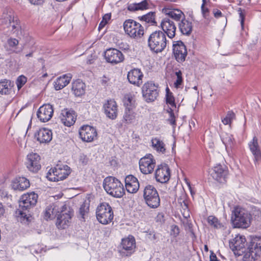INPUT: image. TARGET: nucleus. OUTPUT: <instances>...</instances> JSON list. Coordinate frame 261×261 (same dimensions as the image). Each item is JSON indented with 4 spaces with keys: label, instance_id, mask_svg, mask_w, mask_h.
Instances as JSON below:
<instances>
[{
    "label": "nucleus",
    "instance_id": "f257e3e1",
    "mask_svg": "<svg viewBox=\"0 0 261 261\" xmlns=\"http://www.w3.org/2000/svg\"><path fill=\"white\" fill-rule=\"evenodd\" d=\"M252 216L246 209L237 206L232 212L231 222L235 228H247L250 226Z\"/></svg>",
    "mask_w": 261,
    "mask_h": 261
},
{
    "label": "nucleus",
    "instance_id": "f03ea898",
    "mask_svg": "<svg viewBox=\"0 0 261 261\" xmlns=\"http://www.w3.org/2000/svg\"><path fill=\"white\" fill-rule=\"evenodd\" d=\"M261 258V237L252 238L247 248L244 251L243 261H257Z\"/></svg>",
    "mask_w": 261,
    "mask_h": 261
},
{
    "label": "nucleus",
    "instance_id": "7ed1b4c3",
    "mask_svg": "<svg viewBox=\"0 0 261 261\" xmlns=\"http://www.w3.org/2000/svg\"><path fill=\"white\" fill-rule=\"evenodd\" d=\"M103 187L108 194L114 197H122L125 193L123 185L114 177L105 178L103 181Z\"/></svg>",
    "mask_w": 261,
    "mask_h": 261
},
{
    "label": "nucleus",
    "instance_id": "20e7f679",
    "mask_svg": "<svg viewBox=\"0 0 261 261\" xmlns=\"http://www.w3.org/2000/svg\"><path fill=\"white\" fill-rule=\"evenodd\" d=\"M148 45L150 50L154 53L163 51L167 45L166 35L161 31L153 32L148 39Z\"/></svg>",
    "mask_w": 261,
    "mask_h": 261
},
{
    "label": "nucleus",
    "instance_id": "39448f33",
    "mask_svg": "<svg viewBox=\"0 0 261 261\" xmlns=\"http://www.w3.org/2000/svg\"><path fill=\"white\" fill-rule=\"evenodd\" d=\"M38 197V195L34 192L23 194L21 197L19 202V208L17 211L19 216L29 221V217H27L25 211L36 205Z\"/></svg>",
    "mask_w": 261,
    "mask_h": 261
},
{
    "label": "nucleus",
    "instance_id": "423d86ee",
    "mask_svg": "<svg viewBox=\"0 0 261 261\" xmlns=\"http://www.w3.org/2000/svg\"><path fill=\"white\" fill-rule=\"evenodd\" d=\"M70 173L69 167L66 165L58 164L48 171L46 177L50 181H58L66 178Z\"/></svg>",
    "mask_w": 261,
    "mask_h": 261
},
{
    "label": "nucleus",
    "instance_id": "0eeeda50",
    "mask_svg": "<svg viewBox=\"0 0 261 261\" xmlns=\"http://www.w3.org/2000/svg\"><path fill=\"white\" fill-rule=\"evenodd\" d=\"M145 203L151 208H156L160 205V198L156 189L152 185L146 186L143 191Z\"/></svg>",
    "mask_w": 261,
    "mask_h": 261
},
{
    "label": "nucleus",
    "instance_id": "6e6552de",
    "mask_svg": "<svg viewBox=\"0 0 261 261\" xmlns=\"http://www.w3.org/2000/svg\"><path fill=\"white\" fill-rule=\"evenodd\" d=\"M113 212L109 203L103 202L96 209L97 220L102 224H107L113 219Z\"/></svg>",
    "mask_w": 261,
    "mask_h": 261
},
{
    "label": "nucleus",
    "instance_id": "1a4fd4ad",
    "mask_svg": "<svg viewBox=\"0 0 261 261\" xmlns=\"http://www.w3.org/2000/svg\"><path fill=\"white\" fill-rule=\"evenodd\" d=\"M123 27L125 33L133 38H140L144 35V28L138 22L133 19L124 21Z\"/></svg>",
    "mask_w": 261,
    "mask_h": 261
},
{
    "label": "nucleus",
    "instance_id": "9d476101",
    "mask_svg": "<svg viewBox=\"0 0 261 261\" xmlns=\"http://www.w3.org/2000/svg\"><path fill=\"white\" fill-rule=\"evenodd\" d=\"M57 215L56 225L59 228L65 229L73 216V210L66 204L62 206L61 211Z\"/></svg>",
    "mask_w": 261,
    "mask_h": 261
},
{
    "label": "nucleus",
    "instance_id": "9b49d317",
    "mask_svg": "<svg viewBox=\"0 0 261 261\" xmlns=\"http://www.w3.org/2000/svg\"><path fill=\"white\" fill-rule=\"evenodd\" d=\"M158 85L152 82L145 83L142 87L143 97L147 102L154 101L159 96Z\"/></svg>",
    "mask_w": 261,
    "mask_h": 261
},
{
    "label": "nucleus",
    "instance_id": "f8f14e48",
    "mask_svg": "<svg viewBox=\"0 0 261 261\" xmlns=\"http://www.w3.org/2000/svg\"><path fill=\"white\" fill-rule=\"evenodd\" d=\"M136 241L133 236L123 239L119 247V253L122 257L131 256L135 251Z\"/></svg>",
    "mask_w": 261,
    "mask_h": 261
},
{
    "label": "nucleus",
    "instance_id": "ddd939ff",
    "mask_svg": "<svg viewBox=\"0 0 261 261\" xmlns=\"http://www.w3.org/2000/svg\"><path fill=\"white\" fill-rule=\"evenodd\" d=\"M228 174L227 167L220 164L215 166L211 171V175L213 179L220 183H225L226 181Z\"/></svg>",
    "mask_w": 261,
    "mask_h": 261
},
{
    "label": "nucleus",
    "instance_id": "4468645a",
    "mask_svg": "<svg viewBox=\"0 0 261 261\" xmlns=\"http://www.w3.org/2000/svg\"><path fill=\"white\" fill-rule=\"evenodd\" d=\"M155 166V161L151 154L142 158L139 161V167L141 172L147 174L152 172Z\"/></svg>",
    "mask_w": 261,
    "mask_h": 261
},
{
    "label": "nucleus",
    "instance_id": "2eb2a0df",
    "mask_svg": "<svg viewBox=\"0 0 261 261\" xmlns=\"http://www.w3.org/2000/svg\"><path fill=\"white\" fill-rule=\"evenodd\" d=\"M172 47L175 60L178 63L184 62L187 56V50L185 44L180 40L174 41Z\"/></svg>",
    "mask_w": 261,
    "mask_h": 261
},
{
    "label": "nucleus",
    "instance_id": "dca6fc26",
    "mask_svg": "<svg viewBox=\"0 0 261 261\" xmlns=\"http://www.w3.org/2000/svg\"><path fill=\"white\" fill-rule=\"evenodd\" d=\"M229 247L235 255H241V253H244L243 250L245 248L246 240L244 236L237 235L229 241Z\"/></svg>",
    "mask_w": 261,
    "mask_h": 261
},
{
    "label": "nucleus",
    "instance_id": "f3484780",
    "mask_svg": "<svg viewBox=\"0 0 261 261\" xmlns=\"http://www.w3.org/2000/svg\"><path fill=\"white\" fill-rule=\"evenodd\" d=\"M25 164L29 171L36 173L41 169L40 156L36 153L29 154Z\"/></svg>",
    "mask_w": 261,
    "mask_h": 261
},
{
    "label": "nucleus",
    "instance_id": "a211bd4d",
    "mask_svg": "<svg viewBox=\"0 0 261 261\" xmlns=\"http://www.w3.org/2000/svg\"><path fill=\"white\" fill-rule=\"evenodd\" d=\"M155 177L157 181L166 183L170 178V170L166 164L159 165L155 171Z\"/></svg>",
    "mask_w": 261,
    "mask_h": 261
},
{
    "label": "nucleus",
    "instance_id": "6ab92c4d",
    "mask_svg": "<svg viewBox=\"0 0 261 261\" xmlns=\"http://www.w3.org/2000/svg\"><path fill=\"white\" fill-rule=\"evenodd\" d=\"M81 139L85 142H91L97 138L96 129L89 125L82 126L79 132Z\"/></svg>",
    "mask_w": 261,
    "mask_h": 261
},
{
    "label": "nucleus",
    "instance_id": "aec40b11",
    "mask_svg": "<svg viewBox=\"0 0 261 261\" xmlns=\"http://www.w3.org/2000/svg\"><path fill=\"white\" fill-rule=\"evenodd\" d=\"M54 110L50 104H44L38 109L37 113L38 118L43 122H47L53 117Z\"/></svg>",
    "mask_w": 261,
    "mask_h": 261
},
{
    "label": "nucleus",
    "instance_id": "412c9836",
    "mask_svg": "<svg viewBox=\"0 0 261 261\" xmlns=\"http://www.w3.org/2000/svg\"><path fill=\"white\" fill-rule=\"evenodd\" d=\"M105 57L108 62L117 64L124 60V56L119 50L115 48L107 49L105 53Z\"/></svg>",
    "mask_w": 261,
    "mask_h": 261
},
{
    "label": "nucleus",
    "instance_id": "4be33fe9",
    "mask_svg": "<svg viewBox=\"0 0 261 261\" xmlns=\"http://www.w3.org/2000/svg\"><path fill=\"white\" fill-rule=\"evenodd\" d=\"M104 113L109 119H115L118 115V106L116 102L113 99H109L103 105Z\"/></svg>",
    "mask_w": 261,
    "mask_h": 261
},
{
    "label": "nucleus",
    "instance_id": "5701e85b",
    "mask_svg": "<svg viewBox=\"0 0 261 261\" xmlns=\"http://www.w3.org/2000/svg\"><path fill=\"white\" fill-rule=\"evenodd\" d=\"M160 25L163 31V32L169 38H173L175 37L176 27L173 21L164 17L162 20Z\"/></svg>",
    "mask_w": 261,
    "mask_h": 261
},
{
    "label": "nucleus",
    "instance_id": "b1692460",
    "mask_svg": "<svg viewBox=\"0 0 261 261\" xmlns=\"http://www.w3.org/2000/svg\"><path fill=\"white\" fill-rule=\"evenodd\" d=\"M53 133L51 130L41 128L34 134V138L40 143H48L52 139Z\"/></svg>",
    "mask_w": 261,
    "mask_h": 261
},
{
    "label": "nucleus",
    "instance_id": "393cba45",
    "mask_svg": "<svg viewBox=\"0 0 261 261\" xmlns=\"http://www.w3.org/2000/svg\"><path fill=\"white\" fill-rule=\"evenodd\" d=\"M248 147L253 156L254 163H258L261 160V149L258 144V139L256 136H254L248 143Z\"/></svg>",
    "mask_w": 261,
    "mask_h": 261
},
{
    "label": "nucleus",
    "instance_id": "a878e982",
    "mask_svg": "<svg viewBox=\"0 0 261 261\" xmlns=\"http://www.w3.org/2000/svg\"><path fill=\"white\" fill-rule=\"evenodd\" d=\"M125 186L126 191L129 193H136L139 189L138 179L133 175H128L125 178Z\"/></svg>",
    "mask_w": 261,
    "mask_h": 261
},
{
    "label": "nucleus",
    "instance_id": "bb28decb",
    "mask_svg": "<svg viewBox=\"0 0 261 261\" xmlns=\"http://www.w3.org/2000/svg\"><path fill=\"white\" fill-rule=\"evenodd\" d=\"M143 74L140 69H133L128 72L127 79L130 84L139 87L142 84Z\"/></svg>",
    "mask_w": 261,
    "mask_h": 261
},
{
    "label": "nucleus",
    "instance_id": "cd10ccee",
    "mask_svg": "<svg viewBox=\"0 0 261 261\" xmlns=\"http://www.w3.org/2000/svg\"><path fill=\"white\" fill-rule=\"evenodd\" d=\"M30 186L29 180L24 177H16L12 184V187L14 190L22 191L28 189Z\"/></svg>",
    "mask_w": 261,
    "mask_h": 261
},
{
    "label": "nucleus",
    "instance_id": "c85d7f7f",
    "mask_svg": "<svg viewBox=\"0 0 261 261\" xmlns=\"http://www.w3.org/2000/svg\"><path fill=\"white\" fill-rule=\"evenodd\" d=\"M62 114L61 121L65 126H70L74 124L76 116L74 111L65 110Z\"/></svg>",
    "mask_w": 261,
    "mask_h": 261
},
{
    "label": "nucleus",
    "instance_id": "c756f323",
    "mask_svg": "<svg viewBox=\"0 0 261 261\" xmlns=\"http://www.w3.org/2000/svg\"><path fill=\"white\" fill-rule=\"evenodd\" d=\"M221 140L225 146V148L228 153L229 154H232L236 144L233 136L231 134L226 133L222 136Z\"/></svg>",
    "mask_w": 261,
    "mask_h": 261
},
{
    "label": "nucleus",
    "instance_id": "7c9ffc66",
    "mask_svg": "<svg viewBox=\"0 0 261 261\" xmlns=\"http://www.w3.org/2000/svg\"><path fill=\"white\" fill-rule=\"evenodd\" d=\"M72 75L70 73L64 74L58 77L54 82V87L56 90H59L66 86L71 81Z\"/></svg>",
    "mask_w": 261,
    "mask_h": 261
},
{
    "label": "nucleus",
    "instance_id": "2f4dec72",
    "mask_svg": "<svg viewBox=\"0 0 261 261\" xmlns=\"http://www.w3.org/2000/svg\"><path fill=\"white\" fill-rule=\"evenodd\" d=\"M71 90L75 96H81L85 93V85L82 80L78 79L72 83Z\"/></svg>",
    "mask_w": 261,
    "mask_h": 261
},
{
    "label": "nucleus",
    "instance_id": "473e14b6",
    "mask_svg": "<svg viewBox=\"0 0 261 261\" xmlns=\"http://www.w3.org/2000/svg\"><path fill=\"white\" fill-rule=\"evenodd\" d=\"M178 27L180 31L183 35L189 36L192 32V23L191 21L186 19L185 17L178 23Z\"/></svg>",
    "mask_w": 261,
    "mask_h": 261
},
{
    "label": "nucleus",
    "instance_id": "72a5a7b5",
    "mask_svg": "<svg viewBox=\"0 0 261 261\" xmlns=\"http://www.w3.org/2000/svg\"><path fill=\"white\" fill-rule=\"evenodd\" d=\"M166 15L165 17L171 21L179 22L185 17L184 13L179 9L169 10L167 11Z\"/></svg>",
    "mask_w": 261,
    "mask_h": 261
},
{
    "label": "nucleus",
    "instance_id": "f704fd0d",
    "mask_svg": "<svg viewBox=\"0 0 261 261\" xmlns=\"http://www.w3.org/2000/svg\"><path fill=\"white\" fill-rule=\"evenodd\" d=\"M138 19L142 22H145L148 25H157L155 12H149L144 15L138 17Z\"/></svg>",
    "mask_w": 261,
    "mask_h": 261
},
{
    "label": "nucleus",
    "instance_id": "c9c22d12",
    "mask_svg": "<svg viewBox=\"0 0 261 261\" xmlns=\"http://www.w3.org/2000/svg\"><path fill=\"white\" fill-rule=\"evenodd\" d=\"M150 2V0H143L138 3L131 4L128 6L127 9L132 12L146 10L149 8V3Z\"/></svg>",
    "mask_w": 261,
    "mask_h": 261
},
{
    "label": "nucleus",
    "instance_id": "e433bc0d",
    "mask_svg": "<svg viewBox=\"0 0 261 261\" xmlns=\"http://www.w3.org/2000/svg\"><path fill=\"white\" fill-rule=\"evenodd\" d=\"M14 16L13 13L11 12H4L0 18V25L4 28H8L12 23V21L14 20Z\"/></svg>",
    "mask_w": 261,
    "mask_h": 261
},
{
    "label": "nucleus",
    "instance_id": "4c0bfd02",
    "mask_svg": "<svg viewBox=\"0 0 261 261\" xmlns=\"http://www.w3.org/2000/svg\"><path fill=\"white\" fill-rule=\"evenodd\" d=\"M151 144L152 148L158 152L163 154L165 153V144L162 140L157 137L152 138L151 140Z\"/></svg>",
    "mask_w": 261,
    "mask_h": 261
},
{
    "label": "nucleus",
    "instance_id": "58836bf2",
    "mask_svg": "<svg viewBox=\"0 0 261 261\" xmlns=\"http://www.w3.org/2000/svg\"><path fill=\"white\" fill-rule=\"evenodd\" d=\"M12 87V83L10 80L6 79L2 80L0 81V94H9Z\"/></svg>",
    "mask_w": 261,
    "mask_h": 261
},
{
    "label": "nucleus",
    "instance_id": "ea45409f",
    "mask_svg": "<svg viewBox=\"0 0 261 261\" xmlns=\"http://www.w3.org/2000/svg\"><path fill=\"white\" fill-rule=\"evenodd\" d=\"M9 26L12 27L11 31L13 34H15L17 36H19L22 35V29L20 25L19 20L16 17H14V20L12 21V23Z\"/></svg>",
    "mask_w": 261,
    "mask_h": 261
},
{
    "label": "nucleus",
    "instance_id": "a19ab883",
    "mask_svg": "<svg viewBox=\"0 0 261 261\" xmlns=\"http://www.w3.org/2000/svg\"><path fill=\"white\" fill-rule=\"evenodd\" d=\"M123 120L127 124H130L135 121V114L133 110H125Z\"/></svg>",
    "mask_w": 261,
    "mask_h": 261
},
{
    "label": "nucleus",
    "instance_id": "79ce46f5",
    "mask_svg": "<svg viewBox=\"0 0 261 261\" xmlns=\"http://www.w3.org/2000/svg\"><path fill=\"white\" fill-rule=\"evenodd\" d=\"M207 222L210 225L213 226L214 228L220 229L224 227L218 218L213 216L208 217Z\"/></svg>",
    "mask_w": 261,
    "mask_h": 261
},
{
    "label": "nucleus",
    "instance_id": "37998d69",
    "mask_svg": "<svg viewBox=\"0 0 261 261\" xmlns=\"http://www.w3.org/2000/svg\"><path fill=\"white\" fill-rule=\"evenodd\" d=\"M123 102L125 110H133L136 107L135 100L132 96H125Z\"/></svg>",
    "mask_w": 261,
    "mask_h": 261
},
{
    "label": "nucleus",
    "instance_id": "c03bdc74",
    "mask_svg": "<svg viewBox=\"0 0 261 261\" xmlns=\"http://www.w3.org/2000/svg\"><path fill=\"white\" fill-rule=\"evenodd\" d=\"M166 103L167 104L170 105L172 108L175 107V108H176L175 99H174V97L172 93L170 91V90L168 87L166 88Z\"/></svg>",
    "mask_w": 261,
    "mask_h": 261
},
{
    "label": "nucleus",
    "instance_id": "a18cd8bd",
    "mask_svg": "<svg viewBox=\"0 0 261 261\" xmlns=\"http://www.w3.org/2000/svg\"><path fill=\"white\" fill-rule=\"evenodd\" d=\"M89 201L85 200L80 206L79 208V214L83 219L84 218L85 215L89 212Z\"/></svg>",
    "mask_w": 261,
    "mask_h": 261
},
{
    "label": "nucleus",
    "instance_id": "49530a36",
    "mask_svg": "<svg viewBox=\"0 0 261 261\" xmlns=\"http://www.w3.org/2000/svg\"><path fill=\"white\" fill-rule=\"evenodd\" d=\"M54 207L53 206L49 205L46 207L44 212V217L46 220L48 219H53L55 217L54 215Z\"/></svg>",
    "mask_w": 261,
    "mask_h": 261
},
{
    "label": "nucleus",
    "instance_id": "de8ad7c7",
    "mask_svg": "<svg viewBox=\"0 0 261 261\" xmlns=\"http://www.w3.org/2000/svg\"><path fill=\"white\" fill-rule=\"evenodd\" d=\"M167 112L169 113V117L167 119L168 122L174 127L176 125V117L172 108H169L167 110Z\"/></svg>",
    "mask_w": 261,
    "mask_h": 261
},
{
    "label": "nucleus",
    "instance_id": "09e8293b",
    "mask_svg": "<svg viewBox=\"0 0 261 261\" xmlns=\"http://www.w3.org/2000/svg\"><path fill=\"white\" fill-rule=\"evenodd\" d=\"M235 114L231 111L228 112L225 118L222 119V121L224 124L227 125L230 124L232 119L234 118Z\"/></svg>",
    "mask_w": 261,
    "mask_h": 261
},
{
    "label": "nucleus",
    "instance_id": "8fccbe9b",
    "mask_svg": "<svg viewBox=\"0 0 261 261\" xmlns=\"http://www.w3.org/2000/svg\"><path fill=\"white\" fill-rule=\"evenodd\" d=\"M27 81V78L25 76L23 75L19 76L16 81L18 89L20 90L26 83Z\"/></svg>",
    "mask_w": 261,
    "mask_h": 261
},
{
    "label": "nucleus",
    "instance_id": "3c124183",
    "mask_svg": "<svg viewBox=\"0 0 261 261\" xmlns=\"http://www.w3.org/2000/svg\"><path fill=\"white\" fill-rule=\"evenodd\" d=\"M111 13L106 14L103 17L102 19L100 22L98 26V30H100L107 24L108 21L111 19Z\"/></svg>",
    "mask_w": 261,
    "mask_h": 261
},
{
    "label": "nucleus",
    "instance_id": "603ef678",
    "mask_svg": "<svg viewBox=\"0 0 261 261\" xmlns=\"http://www.w3.org/2000/svg\"><path fill=\"white\" fill-rule=\"evenodd\" d=\"M177 79L174 82V86L176 88L179 87L182 83V73L181 71L178 70L175 72Z\"/></svg>",
    "mask_w": 261,
    "mask_h": 261
},
{
    "label": "nucleus",
    "instance_id": "864d4df0",
    "mask_svg": "<svg viewBox=\"0 0 261 261\" xmlns=\"http://www.w3.org/2000/svg\"><path fill=\"white\" fill-rule=\"evenodd\" d=\"M206 4V0H202V4L201 7V12L204 18H206L209 15L210 11L207 8L204 7Z\"/></svg>",
    "mask_w": 261,
    "mask_h": 261
},
{
    "label": "nucleus",
    "instance_id": "5fc2aeb1",
    "mask_svg": "<svg viewBox=\"0 0 261 261\" xmlns=\"http://www.w3.org/2000/svg\"><path fill=\"white\" fill-rule=\"evenodd\" d=\"M156 222L162 224L165 222V215L163 212H160L155 218Z\"/></svg>",
    "mask_w": 261,
    "mask_h": 261
},
{
    "label": "nucleus",
    "instance_id": "6e6d98bb",
    "mask_svg": "<svg viewBox=\"0 0 261 261\" xmlns=\"http://www.w3.org/2000/svg\"><path fill=\"white\" fill-rule=\"evenodd\" d=\"M184 224L185 229L186 230H188L192 235L194 236V233L192 229L193 225L192 223L187 220L186 222H184Z\"/></svg>",
    "mask_w": 261,
    "mask_h": 261
},
{
    "label": "nucleus",
    "instance_id": "4d7b16f0",
    "mask_svg": "<svg viewBox=\"0 0 261 261\" xmlns=\"http://www.w3.org/2000/svg\"><path fill=\"white\" fill-rule=\"evenodd\" d=\"M238 11L239 12L240 21L241 22V28L243 30L244 27V20L245 15L241 8H239Z\"/></svg>",
    "mask_w": 261,
    "mask_h": 261
},
{
    "label": "nucleus",
    "instance_id": "13d9d810",
    "mask_svg": "<svg viewBox=\"0 0 261 261\" xmlns=\"http://www.w3.org/2000/svg\"><path fill=\"white\" fill-rule=\"evenodd\" d=\"M8 44L9 46L12 48L16 47L18 44V40L15 38H10L8 40Z\"/></svg>",
    "mask_w": 261,
    "mask_h": 261
},
{
    "label": "nucleus",
    "instance_id": "bf43d9fd",
    "mask_svg": "<svg viewBox=\"0 0 261 261\" xmlns=\"http://www.w3.org/2000/svg\"><path fill=\"white\" fill-rule=\"evenodd\" d=\"M179 233V227L176 225H172L171 226V234L174 237H176Z\"/></svg>",
    "mask_w": 261,
    "mask_h": 261
},
{
    "label": "nucleus",
    "instance_id": "052dcab7",
    "mask_svg": "<svg viewBox=\"0 0 261 261\" xmlns=\"http://www.w3.org/2000/svg\"><path fill=\"white\" fill-rule=\"evenodd\" d=\"M213 13L215 17L217 18L222 17L223 16L222 12L218 9H214L213 10Z\"/></svg>",
    "mask_w": 261,
    "mask_h": 261
},
{
    "label": "nucleus",
    "instance_id": "680f3d73",
    "mask_svg": "<svg viewBox=\"0 0 261 261\" xmlns=\"http://www.w3.org/2000/svg\"><path fill=\"white\" fill-rule=\"evenodd\" d=\"M33 5H40L43 4L44 0H29Z\"/></svg>",
    "mask_w": 261,
    "mask_h": 261
},
{
    "label": "nucleus",
    "instance_id": "e2e57ef3",
    "mask_svg": "<svg viewBox=\"0 0 261 261\" xmlns=\"http://www.w3.org/2000/svg\"><path fill=\"white\" fill-rule=\"evenodd\" d=\"M32 250L35 253L38 254L41 253L43 251V249H39L38 246H36L34 248H33Z\"/></svg>",
    "mask_w": 261,
    "mask_h": 261
},
{
    "label": "nucleus",
    "instance_id": "0e129e2a",
    "mask_svg": "<svg viewBox=\"0 0 261 261\" xmlns=\"http://www.w3.org/2000/svg\"><path fill=\"white\" fill-rule=\"evenodd\" d=\"M5 212V210L3 205L0 203V218L4 215Z\"/></svg>",
    "mask_w": 261,
    "mask_h": 261
},
{
    "label": "nucleus",
    "instance_id": "69168bd1",
    "mask_svg": "<svg viewBox=\"0 0 261 261\" xmlns=\"http://www.w3.org/2000/svg\"><path fill=\"white\" fill-rule=\"evenodd\" d=\"M210 261H219V260L218 259L216 255L215 254L213 253L210 256Z\"/></svg>",
    "mask_w": 261,
    "mask_h": 261
},
{
    "label": "nucleus",
    "instance_id": "338daca9",
    "mask_svg": "<svg viewBox=\"0 0 261 261\" xmlns=\"http://www.w3.org/2000/svg\"><path fill=\"white\" fill-rule=\"evenodd\" d=\"M27 57H31L33 56V52L28 54L25 55Z\"/></svg>",
    "mask_w": 261,
    "mask_h": 261
},
{
    "label": "nucleus",
    "instance_id": "774afa93",
    "mask_svg": "<svg viewBox=\"0 0 261 261\" xmlns=\"http://www.w3.org/2000/svg\"><path fill=\"white\" fill-rule=\"evenodd\" d=\"M183 203H184V206L186 207V208H188L187 202L185 201V200H184L183 201Z\"/></svg>",
    "mask_w": 261,
    "mask_h": 261
}]
</instances>
